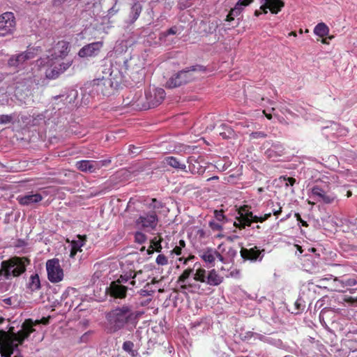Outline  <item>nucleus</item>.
<instances>
[{
    "label": "nucleus",
    "mask_w": 357,
    "mask_h": 357,
    "mask_svg": "<svg viewBox=\"0 0 357 357\" xmlns=\"http://www.w3.org/2000/svg\"><path fill=\"white\" fill-rule=\"evenodd\" d=\"M224 280V278L218 274L213 268L206 271L204 268H199L194 271L192 268L185 269L178 279L181 289L183 292L203 294L205 289L200 283L209 286H218Z\"/></svg>",
    "instance_id": "f257e3e1"
},
{
    "label": "nucleus",
    "mask_w": 357,
    "mask_h": 357,
    "mask_svg": "<svg viewBox=\"0 0 357 357\" xmlns=\"http://www.w3.org/2000/svg\"><path fill=\"white\" fill-rule=\"evenodd\" d=\"M141 314L142 312L135 310L132 305H123L109 311L107 314V319L111 331L114 333L123 328L132 331L136 328Z\"/></svg>",
    "instance_id": "f03ea898"
},
{
    "label": "nucleus",
    "mask_w": 357,
    "mask_h": 357,
    "mask_svg": "<svg viewBox=\"0 0 357 357\" xmlns=\"http://www.w3.org/2000/svg\"><path fill=\"white\" fill-rule=\"evenodd\" d=\"M337 176L335 174L323 175L315 181L310 188L309 197L316 202L325 204L333 203L337 195L331 191L333 185L337 183Z\"/></svg>",
    "instance_id": "7ed1b4c3"
},
{
    "label": "nucleus",
    "mask_w": 357,
    "mask_h": 357,
    "mask_svg": "<svg viewBox=\"0 0 357 357\" xmlns=\"http://www.w3.org/2000/svg\"><path fill=\"white\" fill-rule=\"evenodd\" d=\"M33 326V323L31 320H26L23 324L22 330L16 333H13L7 344L1 348V356L10 357L15 351H18V345L22 344L24 340L35 331Z\"/></svg>",
    "instance_id": "20e7f679"
},
{
    "label": "nucleus",
    "mask_w": 357,
    "mask_h": 357,
    "mask_svg": "<svg viewBox=\"0 0 357 357\" xmlns=\"http://www.w3.org/2000/svg\"><path fill=\"white\" fill-rule=\"evenodd\" d=\"M29 264V260L26 257H14L8 260L3 261L0 275L6 279L17 277L25 272L26 267Z\"/></svg>",
    "instance_id": "39448f33"
},
{
    "label": "nucleus",
    "mask_w": 357,
    "mask_h": 357,
    "mask_svg": "<svg viewBox=\"0 0 357 357\" xmlns=\"http://www.w3.org/2000/svg\"><path fill=\"white\" fill-rule=\"evenodd\" d=\"M165 97V91L163 89L157 88L146 92L145 98H143L142 103H137V107L143 108V110L155 107L159 105Z\"/></svg>",
    "instance_id": "423d86ee"
},
{
    "label": "nucleus",
    "mask_w": 357,
    "mask_h": 357,
    "mask_svg": "<svg viewBox=\"0 0 357 357\" xmlns=\"http://www.w3.org/2000/svg\"><path fill=\"white\" fill-rule=\"evenodd\" d=\"M69 45L66 41H59L52 50L49 51L46 58H40L38 60V66H52L53 60L57 58H63L68 53Z\"/></svg>",
    "instance_id": "0eeeda50"
},
{
    "label": "nucleus",
    "mask_w": 357,
    "mask_h": 357,
    "mask_svg": "<svg viewBox=\"0 0 357 357\" xmlns=\"http://www.w3.org/2000/svg\"><path fill=\"white\" fill-rule=\"evenodd\" d=\"M195 70L196 68L192 67L190 70H181L178 73L174 74L167 81L165 86L169 89H174L187 84L193 79L191 71H194Z\"/></svg>",
    "instance_id": "6e6552de"
},
{
    "label": "nucleus",
    "mask_w": 357,
    "mask_h": 357,
    "mask_svg": "<svg viewBox=\"0 0 357 357\" xmlns=\"http://www.w3.org/2000/svg\"><path fill=\"white\" fill-rule=\"evenodd\" d=\"M158 223V217L155 211L144 213L136 220V225L146 231L154 230Z\"/></svg>",
    "instance_id": "1a4fd4ad"
},
{
    "label": "nucleus",
    "mask_w": 357,
    "mask_h": 357,
    "mask_svg": "<svg viewBox=\"0 0 357 357\" xmlns=\"http://www.w3.org/2000/svg\"><path fill=\"white\" fill-rule=\"evenodd\" d=\"M47 278L52 283L61 282L63 278V271L59 260L56 258L49 259L46 262Z\"/></svg>",
    "instance_id": "9d476101"
},
{
    "label": "nucleus",
    "mask_w": 357,
    "mask_h": 357,
    "mask_svg": "<svg viewBox=\"0 0 357 357\" xmlns=\"http://www.w3.org/2000/svg\"><path fill=\"white\" fill-rule=\"evenodd\" d=\"M16 20L14 13L6 12L0 15V37L11 34L15 29Z\"/></svg>",
    "instance_id": "9b49d317"
},
{
    "label": "nucleus",
    "mask_w": 357,
    "mask_h": 357,
    "mask_svg": "<svg viewBox=\"0 0 357 357\" xmlns=\"http://www.w3.org/2000/svg\"><path fill=\"white\" fill-rule=\"evenodd\" d=\"M47 195L45 191L42 192L31 191L17 196L16 199L21 206H33L40 202Z\"/></svg>",
    "instance_id": "f8f14e48"
},
{
    "label": "nucleus",
    "mask_w": 357,
    "mask_h": 357,
    "mask_svg": "<svg viewBox=\"0 0 357 357\" xmlns=\"http://www.w3.org/2000/svg\"><path fill=\"white\" fill-rule=\"evenodd\" d=\"M238 216L234 225L236 227L244 228L245 226H250L252 222H258V216L254 215L252 212L248 209L247 206L241 207L238 211Z\"/></svg>",
    "instance_id": "ddd939ff"
},
{
    "label": "nucleus",
    "mask_w": 357,
    "mask_h": 357,
    "mask_svg": "<svg viewBox=\"0 0 357 357\" xmlns=\"http://www.w3.org/2000/svg\"><path fill=\"white\" fill-rule=\"evenodd\" d=\"M199 257L207 264L208 267H213L215 261L218 259L219 261L225 264L226 259L224 256L216 250L211 248H206L199 252Z\"/></svg>",
    "instance_id": "4468645a"
},
{
    "label": "nucleus",
    "mask_w": 357,
    "mask_h": 357,
    "mask_svg": "<svg viewBox=\"0 0 357 357\" xmlns=\"http://www.w3.org/2000/svg\"><path fill=\"white\" fill-rule=\"evenodd\" d=\"M111 160H80L76 162V167L84 172L93 173L101 167L108 165Z\"/></svg>",
    "instance_id": "2eb2a0df"
},
{
    "label": "nucleus",
    "mask_w": 357,
    "mask_h": 357,
    "mask_svg": "<svg viewBox=\"0 0 357 357\" xmlns=\"http://www.w3.org/2000/svg\"><path fill=\"white\" fill-rule=\"evenodd\" d=\"M282 207L280 202H274L271 199L265 203L263 211L264 215L258 216V222H263L268 219L273 214L278 218V215L282 213Z\"/></svg>",
    "instance_id": "dca6fc26"
},
{
    "label": "nucleus",
    "mask_w": 357,
    "mask_h": 357,
    "mask_svg": "<svg viewBox=\"0 0 357 357\" xmlns=\"http://www.w3.org/2000/svg\"><path fill=\"white\" fill-rule=\"evenodd\" d=\"M103 46L101 41L94 42L84 45L78 52V56L82 58L96 56Z\"/></svg>",
    "instance_id": "f3484780"
},
{
    "label": "nucleus",
    "mask_w": 357,
    "mask_h": 357,
    "mask_svg": "<svg viewBox=\"0 0 357 357\" xmlns=\"http://www.w3.org/2000/svg\"><path fill=\"white\" fill-rule=\"evenodd\" d=\"M264 250H260L257 246H252L250 248H242L241 255L243 259L251 261H261L264 255Z\"/></svg>",
    "instance_id": "a211bd4d"
},
{
    "label": "nucleus",
    "mask_w": 357,
    "mask_h": 357,
    "mask_svg": "<svg viewBox=\"0 0 357 357\" xmlns=\"http://www.w3.org/2000/svg\"><path fill=\"white\" fill-rule=\"evenodd\" d=\"M35 53L28 50L20 54L13 55L8 60V66L10 67L20 68L25 61L35 57Z\"/></svg>",
    "instance_id": "6ab92c4d"
},
{
    "label": "nucleus",
    "mask_w": 357,
    "mask_h": 357,
    "mask_svg": "<svg viewBox=\"0 0 357 357\" xmlns=\"http://www.w3.org/2000/svg\"><path fill=\"white\" fill-rule=\"evenodd\" d=\"M261 3L260 9L263 10L264 13H267L269 8L272 13L277 14L284 7V3L282 0H259Z\"/></svg>",
    "instance_id": "aec40b11"
},
{
    "label": "nucleus",
    "mask_w": 357,
    "mask_h": 357,
    "mask_svg": "<svg viewBox=\"0 0 357 357\" xmlns=\"http://www.w3.org/2000/svg\"><path fill=\"white\" fill-rule=\"evenodd\" d=\"M128 289L132 288L129 286H125L122 284H120L119 282L113 281L107 288V290L109 291L112 296L118 298H126V292Z\"/></svg>",
    "instance_id": "412c9836"
},
{
    "label": "nucleus",
    "mask_w": 357,
    "mask_h": 357,
    "mask_svg": "<svg viewBox=\"0 0 357 357\" xmlns=\"http://www.w3.org/2000/svg\"><path fill=\"white\" fill-rule=\"evenodd\" d=\"M130 5V11L126 23L128 25H131L139 18L142 10V5L140 2L133 0Z\"/></svg>",
    "instance_id": "4be33fe9"
},
{
    "label": "nucleus",
    "mask_w": 357,
    "mask_h": 357,
    "mask_svg": "<svg viewBox=\"0 0 357 357\" xmlns=\"http://www.w3.org/2000/svg\"><path fill=\"white\" fill-rule=\"evenodd\" d=\"M142 274V271H129L128 272L124 273L123 274L121 275L120 277L115 281L119 282L120 284L127 283L129 282L128 286H130V287L132 288L135 287H137V281L136 278L139 275Z\"/></svg>",
    "instance_id": "5701e85b"
},
{
    "label": "nucleus",
    "mask_w": 357,
    "mask_h": 357,
    "mask_svg": "<svg viewBox=\"0 0 357 357\" xmlns=\"http://www.w3.org/2000/svg\"><path fill=\"white\" fill-rule=\"evenodd\" d=\"M143 97L141 93H130L128 96L123 98L122 105L124 107H132L135 110H143V108L137 107V103H142Z\"/></svg>",
    "instance_id": "b1692460"
},
{
    "label": "nucleus",
    "mask_w": 357,
    "mask_h": 357,
    "mask_svg": "<svg viewBox=\"0 0 357 357\" xmlns=\"http://www.w3.org/2000/svg\"><path fill=\"white\" fill-rule=\"evenodd\" d=\"M253 0H238L236 3L235 6L230 10L229 14L227 15V21H231L235 17L238 16L243 10L250 5Z\"/></svg>",
    "instance_id": "393cba45"
},
{
    "label": "nucleus",
    "mask_w": 357,
    "mask_h": 357,
    "mask_svg": "<svg viewBox=\"0 0 357 357\" xmlns=\"http://www.w3.org/2000/svg\"><path fill=\"white\" fill-rule=\"evenodd\" d=\"M245 337L248 340H250L252 338H254V340H259L260 341H262L264 342H266L271 344H275L278 345L280 343L279 340H275L271 337L266 336L264 335L255 333L252 331H248L245 333Z\"/></svg>",
    "instance_id": "a878e982"
},
{
    "label": "nucleus",
    "mask_w": 357,
    "mask_h": 357,
    "mask_svg": "<svg viewBox=\"0 0 357 357\" xmlns=\"http://www.w3.org/2000/svg\"><path fill=\"white\" fill-rule=\"evenodd\" d=\"M72 64V61L62 63L59 64V68H54L53 69H48L46 71V76L49 79H55L59 74L66 71Z\"/></svg>",
    "instance_id": "bb28decb"
},
{
    "label": "nucleus",
    "mask_w": 357,
    "mask_h": 357,
    "mask_svg": "<svg viewBox=\"0 0 357 357\" xmlns=\"http://www.w3.org/2000/svg\"><path fill=\"white\" fill-rule=\"evenodd\" d=\"M188 169L189 172L192 174H202L205 172L204 167H203L197 160L193 157H189L188 158Z\"/></svg>",
    "instance_id": "cd10ccee"
},
{
    "label": "nucleus",
    "mask_w": 357,
    "mask_h": 357,
    "mask_svg": "<svg viewBox=\"0 0 357 357\" xmlns=\"http://www.w3.org/2000/svg\"><path fill=\"white\" fill-rule=\"evenodd\" d=\"M164 162L169 165L170 167L176 169H180L183 172H187L186 169V165L185 163L181 162L177 158L174 156H167L165 157L164 159Z\"/></svg>",
    "instance_id": "c85d7f7f"
},
{
    "label": "nucleus",
    "mask_w": 357,
    "mask_h": 357,
    "mask_svg": "<svg viewBox=\"0 0 357 357\" xmlns=\"http://www.w3.org/2000/svg\"><path fill=\"white\" fill-rule=\"evenodd\" d=\"M284 148L280 144H274L269 149H268L265 153L269 158H274L280 156L283 153Z\"/></svg>",
    "instance_id": "c756f323"
},
{
    "label": "nucleus",
    "mask_w": 357,
    "mask_h": 357,
    "mask_svg": "<svg viewBox=\"0 0 357 357\" xmlns=\"http://www.w3.org/2000/svg\"><path fill=\"white\" fill-rule=\"evenodd\" d=\"M218 249L222 255L225 253V256H224V257L226 259V262L229 260L233 259L237 255L236 249L231 247H229L226 249L223 244L219 245Z\"/></svg>",
    "instance_id": "7c9ffc66"
},
{
    "label": "nucleus",
    "mask_w": 357,
    "mask_h": 357,
    "mask_svg": "<svg viewBox=\"0 0 357 357\" xmlns=\"http://www.w3.org/2000/svg\"><path fill=\"white\" fill-rule=\"evenodd\" d=\"M84 245V240L79 236L77 240L72 241L70 246V257L73 258L78 251H81V248Z\"/></svg>",
    "instance_id": "2f4dec72"
},
{
    "label": "nucleus",
    "mask_w": 357,
    "mask_h": 357,
    "mask_svg": "<svg viewBox=\"0 0 357 357\" xmlns=\"http://www.w3.org/2000/svg\"><path fill=\"white\" fill-rule=\"evenodd\" d=\"M183 29L181 26H174L167 31L162 32L160 33V39L162 40L163 38H166L171 35H180Z\"/></svg>",
    "instance_id": "473e14b6"
},
{
    "label": "nucleus",
    "mask_w": 357,
    "mask_h": 357,
    "mask_svg": "<svg viewBox=\"0 0 357 357\" xmlns=\"http://www.w3.org/2000/svg\"><path fill=\"white\" fill-rule=\"evenodd\" d=\"M329 33L328 26L324 22L317 24L314 29V33L319 37H324Z\"/></svg>",
    "instance_id": "72a5a7b5"
},
{
    "label": "nucleus",
    "mask_w": 357,
    "mask_h": 357,
    "mask_svg": "<svg viewBox=\"0 0 357 357\" xmlns=\"http://www.w3.org/2000/svg\"><path fill=\"white\" fill-rule=\"evenodd\" d=\"M162 238L161 237H154L150 241V248H152L151 250H148V254L151 255L153 252V250H155L157 252H160L162 251V247L161 245Z\"/></svg>",
    "instance_id": "f704fd0d"
},
{
    "label": "nucleus",
    "mask_w": 357,
    "mask_h": 357,
    "mask_svg": "<svg viewBox=\"0 0 357 357\" xmlns=\"http://www.w3.org/2000/svg\"><path fill=\"white\" fill-rule=\"evenodd\" d=\"M28 288L31 291H36L40 288V281L38 274L31 275L28 283Z\"/></svg>",
    "instance_id": "c9c22d12"
},
{
    "label": "nucleus",
    "mask_w": 357,
    "mask_h": 357,
    "mask_svg": "<svg viewBox=\"0 0 357 357\" xmlns=\"http://www.w3.org/2000/svg\"><path fill=\"white\" fill-rule=\"evenodd\" d=\"M124 1L125 0H116L113 6L108 10V15L112 17L116 15L121 9Z\"/></svg>",
    "instance_id": "e433bc0d"
},
{
    "label": "nucleus",
    "mask_w": 357,
    "mask_h": 357,
    "mask_svg": "<svg viewBox=\"0 0 357 357\" xmlns=\"http://www.w3.org/2000/svg\"><path fill=\"white\" fill-rule=\"evenodd\" d=\"M134 238H135V242L139 244H143L147 240V237H146V234H144L142 231H136L134 234Z\"/></svg>",
    "instance_id": "4c0bfd02"
},
{
    "label": "nucleus",
    "mask_w": 357,
    "mask_h": 357,
    "mask_svg": "<svg viewBox=\"0 0 357 357\" xmlns=\"http://www.w3.org/2000/svg\"><path fill=\"white\" fill-rule=\"evenodd\" d=\"M15 115V114H1L0 115V124H8L13 121Z\"/></svg>",
    "instance_id": "58836bf2"
},
{
    "label": "nucleus",
    "mask_w": 357,
    "mask_h": 357,
    "mask_svg": "<svg viewBox=\"0 0 357 357\" xmlns=\"http://www.w3.org/2000/svg\"><path fill=\"white\" fill-rule=\"evenodd\" d=\"M208 226L214 231H222L223 229L222 223L215 220L209 221Z\"/></svg>",
    "instance_id": "ea45409f"
},
{
    "label": "nucleus",
    "mask_w": 357,
    "mask_h": 357,
    "mask_svg": "<svg viewBox=\"0 0 357 357\" xmlns=\"http://www.w3.org/2000/svg\"><path fill=\"white\" fill-rule=\"evenodd\" d=\"M213 213L214 217L218 222H225L227 220V218L224 215L223 211L222 210H215Z\"/></svg>",
    "instance_id": "a19ab883"
},
{
    "label": "nucleus",
    "mask_w": 357,
    "mask_h": 357,
    "mask_svg": "<svg viewBox=\"0 0 357 357\" xmlns=\"http://www.w3.org/2000/svg\"><path fill=\"white\" fill-rule=\"evenodd\" d=\"M155 262L158 265L165 266L168 264V259L165 255L160 254L156 257Z\"/></svg>",
    "instance_id": "79ce46f5"
},
{
    "label": "nucleus",
    "mask_w": 357,
    "mask_h": 357,
    "mask_svg": "<svg viewBox=\"0 0 357 357\" xmlns=\"http://www.w3.org/2000/svg\"><path fill=\"white\" fill-rule=\"evenodd\" d=\"M267 135L262 131L253 132L250 134V139H257L266 137Z\"/></svg>",
    "instance_id": "37998d69"
},
{
    "label": "nucleus",
    "mask_w": 357,
    "mask_h": 357,
    "mask_svg": "<svg viewBox=\"0 0 357 357\" xmlns=\"http://www.w3.org/2000/svg\"><path fill=\"white\" fill-rule=\"evenodd\" d=\"M134 343L131 341H126L123 342L122 348L123 349L128 353L133 352Z\"/></svg>",
    "instance_id": "c03bdc74"
},
{
    "label": "nucleus",
    "mask_w": 357,
    "mask_h": 357,
    "mask_svg": "<svg viewBox=\"0 0 357 357\" xmlns=\"http://www.w3.org/2000/svg\"><path fill=\"white\" fill-rule=\"evenodd\" d=\"M348 229H350V232L355 236H357V222L351 221V222L348 223Z\"/></svg>",
    "instance_id": "a18cd8bd"
},
{
    "label": "nucleus",
    "mask_w": 357,
    "mask_h": 357,
    "mask_svg": "<svg viewBox=\"0 0 357 357\" xmlns=\"http://www.w3.org/2000/svg\"><path fill=\"white\" fill-rule=\"evenodd\" d=\"M281 178H282L286 182L285 183L286 186H288V185L292 186V185H294V184L296 182V179L292 177L282 176V177H281Z\"/></svg>",
    "instance_id": "49530a36"
},
{
    "label": "nucleus",
    "mask_w": 357,
    "mask_h": 357,
    "mask_svg": "<svg viewBox=\"0 0 357 357\" xmlns=\"http://www.w3.org/2000/svg\"><path fill=\"white\" fill-rule=\"evenodd\" d=\"M191 0H179V6L181 9H185L191 6Z\"/></svg>",
    "instance_id": "de8ad7c7"
},
{
    "label": "nucleus",
    "mask_w": 357,
    "mask_h": 357,
    "mask_svg": "<svg viewBox=\"0 0 357 357\" xmlns=\"http://www.w3.org/2000/svg\"><path fill=\"white\" fill-rule=\"evenodd\" d=\"M129 152L132 155H137L141 152L140 147H137L134 145L129 146Z\"/></svg>",
    "instance_id": "09e8293b"
},
{
    "label": "nucleus",
    "mask_w": 357,
    "mask_h": 357,
    "mask_svg": "<svg viewBox=\"0 0 357 357\" xmlns=\"http://www.w3.org/2000/svg\"><path fill=\"white\" fill-rule=\"evenodd\" d=\"M346 284L347 286L353 287L357 284V277H353L346 280Z\"/></svg>",
    "instance_id": "8fccbe9b"
},
{
    "label": "nucleus",
    "mask_w": 357,
    "mask_h": 357,
    "mask_svg": "<svg viewBox=\"0 0 357 357\" xmlns=\"http://www.w3.org/2000/svg\"><path fill=\"white\" fill-rule=\"evenodd\" d=\"M349 222H351L350 220H344V221L342 222V231L344 232H350V229H348V223Z\"/></svg>",
    "instance_id": "3c124183"
},
{
    "label": "nucleus",
    "mask_w": 357,
    "mask_h": 357,
    "mask_svg": "<svg viewBox=\"0 0 357 357\" xmlns=\"http://www.w3.org/2000/svg\"><path fill=\"white\" fill-rule=\"evenodd\" d=\"M197 236H198L199 238H206L208 235L206 234V231L200 229L197 231Z\"/></svg>",
    "instance_id": "603ef678"
},
{
    "label": "nucleus",
    "mask_w": 357,
    "mask_h": 357,
    "mask_svg": "<svg viewBox=\"0 0 357 357\" xmlns=\"http://www.w3.org/2000/svg\"><path fill=\"white\" fill-rule=\"evenodd\" d=\"M172 253L176 255H181L182 254V249L181 246L176 245L175 248L171 251Z\"/></svg>",
    "instance_id": "864d4df0"
},
{
    "label": "nucleus",
    "mask_w": 357,
    "mask_h": 357,
    "mask_svg": "<svg viewBox=\"0 0 357 357\" xmlns=\"http://www.w3.org/2000/svg\"><path fill=\"white\" fill-rule=\"evenodd\" d=\"M67 1L68 0H53V4L54 6H59Z\"/></svg>",
    "instance_id": "5fc2aeb1"
},
{
    "label": "nucleus",
    "mask_w": 357,
    "mask_h": 357,
    "mask_svg": "<svg viewBox=\"0 0 357 357\" xmlns=\"http://www.w3.org/2000/svg\"><path fill=\"white\" fill-rule=\"evenodd\" d=\"M2 301L6 305H11L13 304L12 298H10V297L4 298Z\"/></svg>",
    "instance_id": "6e6d98bb"
},
{
    "label": "nucleus",
    "mask_w": 357,
    "mask_h": 357,
    "mask_svg": "<svg viewBox=\"0 0 357 357\" xmlns=\"http://www.w3.org/2000/svg\"><path fill=\"white\" fill-rule=\"evenodd\" d=\"M140 275H139L135 279L137 282H138V285L142 284L146 280L144 278H141Z\"/></svg>",
    "instance_id": "4d7b16f0"
},
{
    "label": "nucleus",
    "mask_w": 357,
    "mask_h": 357,
    "mask_svg": "<svg viewBox=\"0 0 357 357\" xmlns=\"http://www.w3.org/2000/svg\"><path fill=\"white\" fill-rule=\"evenodd\" d=\"M267 111L268 110H266V109H264L262 112L266 116V118L268 119L271 120L272 119V114L271 113H268Z\"/></svg>",
    "instance_id": "13d9d810"
},
{
    "label": "nucleus",
    "mask_w": 357,
    "mask_h": 357,
    "mask_svg": "<svg viewBox=\"0 0 357 357\" xmlns=\"http://www.w3.org/2000/svg\"><path fill=\"white\" fill-rule=\"evenodd\" d=\"M296 215L297 216V220H298V221H300V222L302 223V225H303V226H307V223H306V222H305V221H303V220H302L301 219V216H300V215H299V214H296Z\"/></svg>",
    "instance_id": "bf43d9fd"
},
{
    "label": "nucleus",
    "mask_w": 357,
    "mask_h": 357,
    "mask_svg": "<svg viewBox=\"0 0 357 357\" xmlns=\"http://www.w3.org/2000/svg\"><path fill=\"white\" fill-rule=\"evenodd\" d=\"M178 246H181V248L183 249L185 246V243L183 240H180L178 242Z\"/></svg>",
    "instance_id": "052dcab7"
},
{
    "label": "nucleus",
    "mask_w": 357,
    "mask_h": 357,
    "mask_svg": "<svg viewBox=\"0 0 357 357\" xmlns=\"http://www.w3.org/2000/svg\"><path fill=\"white\" fill-rule=\"evenodd\" d=\"M178 260H179L180 261H183V264H187V262H188V259H185V258H183V257H180V258L178 259Z\"/></svg>",
    "instance_id": "680f3d73"
},
{
    "label": "nucleus",
    "mask_w": 357,
    "mask_h": 357,
    "mask_svg": "<svg viewBox=\"0 0 357 357\" xmlns=\"http://www.w3.org/2000/svg\"><path fill=\"white\" fill-rule=\"evenodd\" d=\"M218 176H212V177L208 178L207 181H212V180H218Z\"/></svg>",
    "instance_id": "e2e57ef3"
},
{
    "label": "nucleus",
    "mask_w": 357,
    "mask_h": 357,
    "mask_svg": "<svg viewBox=\"0 0 357 357\" xmlns=\"http://www.w3.org/2000/svg\"><path fill=\"white\" fill-rule=\"evenodd\" d=\"M220 135L222 136L223 138H227L228 137L225 132H220Z\"/></svg>",
    "instance_id": "0e129e2a"
},
{
    "label": "nucleus",
    "mask_w": 357,
    "mask_h": 357,
    "mask_svg": "<svg viewBox=\"0 0 357 357\" xmlns=\"http://www.w3.org/2000/svg\"><path fill=\"white\" fill-rule=\"evenodd\" d=\"M237 238H238V236H234L233 237L229 236V237H228L227 238H228L229 240H230V241H233L234 239Z\"/></svg>",
    "instance_id": "69168bd1"
},
{
    "label": "nucleus",
    "mask_w": 357,
    "mask_h": 357,
    "mask_svg": "<svg viewBox=\"0 0 357 357\" xmlns=\"http://www.w3.org/2000/svg\"><path fill=\"white\" fill-rule=\"evenodd\" d=\"M260 14H261V13L259 10H255V16H259Z\"/></svg>",
    "instance_id": "338daca9"
},
{
    "label": "nucleus",
    "mask_w": 357,
    "mask_h": 357,
    "mask_svg": "<svg viewBox=\"0 0 357 357\" xmlns=\"http://www.w3.org/2000/svg\"><path fill=\"white\" fill-rule=\"evenodd\" d=\"M14 357H23V356L20 352H18L16 355L14 356Z\"/></svg>",
    "instance_id": "774afa93"
}]
</instances>
